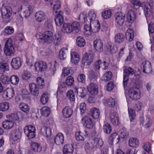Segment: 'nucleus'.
<instances>
[{
    "mask_svg": "<svg viewBox=\"0 0 154 154\" xmlns=\"http://www.w3.org/2000/svg\"><path fill=\"white\" fill-rule=\"evenodd\" d=\"M79 19H83L84 22L90 23L92 32H97L100 29V24L99 21L96 19V14L95 11L90 10L88 15L82 13L79 15Z\"/></svg>",
    "mask_w": 154,
    "mask_h": 154,
    "instance_id": "obj_1",
    "label": "nucleus"
},
{
    "mask_svg": "<svg viewBox=\"0 0 154 154\" xmlns=\"http://www.w3.org/2000/svg\"><path fill=\"white\" fill-rule=\"evenodd\" d=\"M80 28V23L77 22H74L72 23H64L62 30L64 33H70L73 31L78 32Z\"/></svg>",
    "mask_w": 154,
    "mask_h": 154,
    "instance_id": "obj_2",
    "label": "nucleus"
},
{
    "mask_svg": "<svg viewBox=\"0 0 154 154\" xmlns=\"http://www.w3.org/2000/svg\"><path fill=\"white\" fill-rule=\"evenodd\" d=\"M38 41L40 42H45L46 43H51L54 39V36L52 32L50 31H45L42 35L41 33L36 35Z\"/></svg>",
    "mask_w": 154,
    "mask_h": 154,
    "instance_id": "obj_3",
    "label": "nucleus"
},
{
    "mask_svg": "<svg viewBox=\"0 0 154 154\" xmlns=\"http://www.w3.org/2000/svg\"><path fill=\"white\" fill-rule=\"evenodd\" d=\"M12 10L9 6H6L3 8L1 10L2 15L3 21L5 23L9 22L11 20Z\"/></svg>",
    "mask_w": 154,
    "mask_h": 154,
    "instance_id": "obj_4",
    "label": "nucleus"
},
{
    "mask_svg": "<svg viewBox=\"0 0 154 154\" xmlns=\"http://www.w3.org/2000/svg\"><path fill=\"white\" fill-rule=\"evenodd\" d=\"M123 84L124 87L127 86L129 79V76L132 75L134 73L133 69L130 67H125L123 69Z\"/></svg>",
    "mask_w": 154,
    "mask_h": 154,
    "instance_id": "obj_5",
    "label": "nucleus"
},
{
    "mask_svg": "<svg viewBox=\"0 0 154 154\" xmlns=\"http://www.w3.org/2000/svg\"><path fill=\"white\" fill-rule=\"evenodd\" d=\"M14 49L12 44V41L11 38H9L7 41L5 46L4 52L8 56H10L13 54Z\"/></svg>",
    "mask_w": 154,
    "mask_h": 154,
    "instance_id": "obj_6",
    "label": "nucleus"
},
{
    "mask_svg": "<svg viewBox=\"0 0 154 154\" xmlns=\"http://www.w3.org/2000/svg\"><path fill=\"white\" fill-rule=\"evenodd\" d=\"M24 131V133L29 139L33 138L35 136V127L32 125L26 126Z\"/></svg>",
    "mask_w": 154,
    "mask_h": 154,
    "instance_id": "obj_7",
    "label": "nucleus"
},
{
    "mask_svg": "<svg viewBox=\"0 0 154 154\" xmlns=\"http://www.w3.org/2000/svg\"><path fill=\"white\" fill-rule=\"evenodd\" d=\"M141 69L143 72L145 73L149 74L151 73L152 71L151 63L148 61L143 62L141 65Z\"/></svg>",
    "mask_w": 154,
    "mask_h": 154,
    "instance_id": "obj_8",
    "label": "nucleus"
},
{
    "mask_svg": "<svg viewBox=\"0 0 154 154\" xmlns=\"http://www.w3.org/2000/svg\"><path fill=\"white\" fill-rule=\"evenodd\" d=\"M87 89L89 92L92 95H95L98 94V86L94 82H91L90 84L88 86Z\"/></svg>",
    "mask_w": 154,
    "mask_h": 154,
    "instance_id": "obj_9",
    "label": "nucleus"
},
{
    "mask_svg": "<svg viewBox=\"0 0 154 154\" xmlns=\"http://www.w3.org/2000/svg\"><path fill=\"white\" fill-rule=\"evenodd\" d=\"M82 122L86 127L88 128H92L94 126L92 119L89 116H84L82 119Z\"/></svg>",
    "mask_w": 154,
    "mask_h": 154,
    "instance_id": "obj_10",
    "label": "nucleus"
},
{
    "mask_svg": "<svg viewBox=\"0 0 154 154\" xmlns=\"http://www.w3.org/2000/svg\"><path fill=\"white\" fill-rule=\"evenodd\" d=\"M148 3L145 2V6H147L148 8H146V17H150L152 14V9L154 8V0H147Z\"/></svg>",
    "mask_w": 154,
    "mask_h": 154,
    "instance_id": "obj_11",
    "label": "nucleus"
},
{
    "mask_svg": "<svg viewBox=\"0 0 154 154\" xmlns=\"http://www.w3.org/2000/svg\"><path fill=\"white\" fill-rule=\"evenodd\" d=\"M116 22L118 26H122L124 22L125 15L121 12H118L116 15Z\"/></svg>",
    "mask_w": 154,
    "mask_h": 154,
    "instance_id": "obj_12",
    "label": "nucleus"
},
{
    "mask_svg": "<svg viewBox=\"0 0 154 154\" xmlns=\"http://www.w3.org/2000/svg\"><path fill=\"white\" fill-rule=\"evenodd\" d=\"M93 59V55L90 53H86L82 58V63L85 65L88 66L92 62Z\"/></svg>",
    "mask_w": 154,
    "mask_h": 154,
    "instance_id": "obj_13",
    "label": "nucleus"
},
{
    "mask_svg": "<svg viewBox=\"0 0 154 154\" xmlns=\"http://www.w3.org/2000/svg\"><path fill=\"white\" fill-rule=\"evenodd\" d=\"M35 70L37 71H43L45 70L47 66L46 63L43 61H39L35 63Z\"/></svg>",
    "mask_w": 154,
    "mask_h": 154,
    "instance_id": "obj_14",
    "label": "nucleus"
},
{
    "mask_svg": "<svg viewBox=\"0 0 154 154\" xmlns=\"http://www.w3.org/2000/svg\"><path fill=\"white\" fill-rule=\"evenodd\" d=\"M46 15L42 11H38L35 14V20L39 23L43 21L46 18Z\"/></svg>",
    "mask_w": 154,
    "mask_h": 154,
    "instance_id": "obj_15",
    "label": "nucleus"
},
{
    "mask_svg": "<svg viewBox=\"0 0 154 154\" xmlns=\"http://www.w3.org/2000/svg\"><path fill=\"white\" fill-rule=\"evenodd\" d=\"M62 112L63 117L68 118L72 116L73 113V110L69 106H66L63 109Z\"/></svg>",
    "mask_w": 154,
    "mask_h": 154,
    "instance_id": "obj_16",
    "label": "nucleus"
},
{
    "mask_svg": "<svg viewBox=\"0 0 154 154\" xmlns=\"http://www.w3.org/2000/svg\"><path fill=\"white\" fill-rule=\"evenodd\" d=\"M63 11H59L58 13L56 15L54 20L57 26H60L63 22Z\"/></svg>",
    "mask_w": 154,
    "mask_h": 154,
    "instance_id": "obj_17",
    "label": "nucleus"
},
{
    "mask_svg": "<svg viewBox=\"0 0 154 154\" xmlns=\"http://www.w3.org/2000/svg\"><path fill=\"white\" fill-rule=\"evenodd\" d=\"M110 119L111 123L114 125L116 126L119 124V118L118 114L116 112H113L111 113Z\"/></svg>",
    "mask_w": 154,
    "mask_h": 154,
    "instance_id": "obj_18",
    "label": "nucleus"
},
{
    "mask_svg": "<svg viewBox=\"0 0 154 154\" xmlns=\"http://www.w3.org/2000/svg\"><path fill=\"white\" fill-rule=\"evenodd\" d=\"M129 97L133 100H137L140 98V96L139 91L134 90L133 88L130 89L129 91Z\"/></svg>",
    "mask_w": 154,
    "mask_h": 154,
    "instance_id": "obj_19",
    "label": "nucleus"
},
{
    "mask_svg": "<svg viewBox=\"0 0 154 154\" xmlns=\"http://www.w3.org/2000/svg\"><path fill=\"white\" fill-rule=\"evenodd\" d=\"M14 94L13 89L12 88H8L4 91L3 96L4 97H8V99H11L13 97Z\"/></svg>",
    "mask_w": 154,
    "mask_h": 154,
    "instance_id": "obj_20",
    "label": "nucleus"
},
{
    "mask_svg": "<svg viewBox=\"0 0 154 154\" xmlns=\"http://www.w3.org/2000/svg\"><path fill=\"white\" fill-rule=\"evenodd\" d=\"M94 46L96 50L100 52L103 51V43L100 40H95L94 42Z\"/></svg>",
    "mask_w": 154,
    "mask_h": 154,
    "instance_id": "obj_21",
    "label": "nucleus"
},
{
    "mask_svg": "<svg viewBox=\"0 0 154 154\" xmlns=\"http://www.w3.org/2000/svg\"><path fill=\"white\" fill-rule=\"evenodd\" d=\"M136 14L134 11L129 10L126 15L127 21L130 23H132L135 19Z\"/></svg>",
    "mask_w": 154,
    "mask_h": 154,
    "instance_id": "obj_22",
    "label": "nucleus"
},
{
    "mask_svg": "<svg viewBox=\"0 0 154 154\" xmlns=\"http://www.w3.org/2000/svg\"><path fill=\"white\" fill-rule=\"evenodd\" d=\"M73 150V147L72 144H66L63 147V154H72Z\"/></svg>",
    "mask_w": 154,
    "mask_h": 154,
    "instance_id": "obj_23",
    "label": "nucleus"
},
{
    "mask_svg": "<svg viewBox=\"0 0 154 154\" xmlns=\"http://www.w3.org/2000/svg\"><path fill=\"white\" fill-rule=\"evenodd\" d=\"M29 88L31 94L35 96H38L39 93L38 89L35 84L31 83L29 85Z\"/></svg>",
    "mask_w": 154,
    "mask_h": 154,
    "instance_id": "obj_24",
    "label": "nucleus"
},
{
    "mask_svg": "<svg viewBox=\"0 0 154 154\" xmlns=\"http://www.w3.org/2000/svg\"><path fill=\"white\" fill-rule=\"evenodd\" d=\"M73 91L75 92H77L78 95L80 97H84L87 94V90L84 88H77L75 87Z\"/></svg>",
    "mask_w": 154,
    "mask_h": 154,
    "instance_id": "obj_25",
    "label": "nucleus"
},
{
    "mask_svg": "<svg viewBox=\"0 0 154 154\" xmlns=\"http://www.w3.org/2000/svg\"><path fill=\"white\" fill-rule=\"evenodd\" d=\"M131 3L134 5L138 6H139L141 7L143 9L144 12L145 16H146V8H148L147 6H146L145 5V2H143L141 3L139 1L137 0H132L131 2Z\"/></svg>",
    "mask_w": 154,
    "mask_h": 154,
    "instance_id": "obj_26",
    "label": "nucleus"
},
{
    "mask_svg": "<svg viewBox=\"0 0 154 154\" xmlns=\"http://www.w3.org/2000/svg\"><path fill=\"white\" fill-rule=\"evenodd\" d=\"M90 114L94 119H96L99 118L100 112L98 109L96 108H93L91 110Z\"/></svg>",
    "mask_w": 154,
    "mask_h": 154,
    "instance_id": "obj_27",
    "label": "nucleus"
},
{
    "mask_svg": "<svg viewBox=\"0 0 154 154\" xmlns=\"http://www.w3.org/2000/svg\"><path fill=\"white\" fill-rule=\"evenodd\" d=\"M54 5L53 9V13L54 15H56L60 11H58L60 7V2L59 0H54Z\"/></svg>",
    "mask_w": 154,
    "mask_h": 154,
    "instance_id": "obj_28",
    "label": "nucleus"
},
{
    "mask_svg": "<svg viewBox=\"0 0 154 154\" xmlns=\"http://www.w3.org/2000/svg\"><path fill=\"white\" fill-rule=\"evenodd\" d=\"M125 39L124 35L122 33H119L115 35L114 41L116 43L120 44L124 41Z\"/></svg>",
    "mask_w": 154,
    "mask_h": 154,
    "instance_id": "obj_29",
    "label": "nucleus"
},
{
    "mask_svg": "<svg viewBox=\"0 0 154 154\" xmlns=\"http://www.w3.org/2000/svg\"><path fill=\"white\" fill-rule=\"evenodd\" d=\"M54 138L55 140L56 144L58 145H60L63 143L64 136L61 133L58 134Z\"/></svg>",
    "mask_w": 154,
    "mask_h": 154,
    "instance_id": "obj_30",
    "label": "nucleus"
},
{
    "mask_svg": "<svg viewBox=\"0 0 154 154\" xmlns=\"http://www.w3.org/2000/svg\"><path fill=\"white\" fill-rule=\"evenodd\" d=\"M2 125L4 129L8 130L11 128L14 125V123L11 120H6L2 123Z\"/></svg>",
    "mask_w": 154,
    "mask_h": 154,
    "instance_id": "obj_31",
    "label": "nucleus"
},
{
    "mask_svg": "<svg viewBox=\"0 0 154 154\" xmlns=\"http://www.w3.org/2000/svg\"><path fill=\"white\" fill-rule=\"evenodd\" d=\"M129 145L132 147H137L139 145V141L136 138H131L129 140Z\"/></svg>",
    "mask_w": 154,
    "mask_h": 154,
    "instance_id": "obj_32",
    "label": "nucleus"
},
{
    "mask_svg": "<svg viewBox=\"0 0 154 154\" xmlns=\"http://www.w3.org/2000/svg\"><path fill=\"white\" fill-rule=\"evenodd\" d=\"M126 38L129 42H131L133 40L134 36V30L131 29H128L126 32Z\"/></svg>",
    "mask_w": 154,
    "mask_h": 154,
    "instance_id": "obj_33",
    "label": "nucleus"
},
{
    "mask_svg": "<svg viewBox=\"0 0 154 154\" xmlns=\"http://www.w3.org/2000/svg\"><path fill=\"white\" fill-rule=\"evenodd\" d=\"M33 7L29 5L26 6V10L24 11V16L25 17H29L30 14L33 12Z\"/></svg>",
    "mask_w": 154,
    "mask_h": 154,
    "instance_id": "obj_34",
    "label": "nucleus"
},
{
    "mask_svg": "<svg viewBox=\"0 0 154 154\" xmlns=\"http://www.w3.org/2000/svg\"><path fill=\"white\" fill-rule=\"evenodd\" d=\"M68 49L66 48H63L60 51L59 57L61 60H64L66 57Z\"/></svg>",
    "mask_w": 154,
    "mask_h": 154,
    "instance_id": "obj_35",
    "label": "nucleus"
},
{
    "mask_svg": "<svg viewBox=\"0 0 154 154\" xmlns=\"http://www.w3.org/2000/svg\"><path fill=\"white\" fill-rule=\"evenodd\" d=\"M41 132L43 134L47 137H49L51 135V132L50 128L44 126L41 129Z\"/></svg>",
    "mask_w": 154,
    "mask_h": 154,
    "instance_id": "obj_36",
    "label": "nucleus"
},
{
    "mask_svg": "<svg viewBox=\"0 0 154 154\" xmlns=\"http://www.w3.org/2000/svg\"><path fill=\"white\" fill-rule=\"evenodd\" d=\"M19 57H16L13 58L11 62V65L13 68L15 69H17L19 67Z\"/></svg>",
    "mask_w": 154,
    "mask_h": 154,
    "instance_id": "obj_37",
    "label": "nucleus"
},
{
    "mask_svg": "<svg viewBox=\"0 0 154 154\" xmlns=\"http://www.w3.org/2000/svg\"><path fill=\"white\" fill-rule=\"evenodd\" d=\"M94 144L93 145V146L94 147L99 148L103 144V141L99 137L94 138Z\"/></svg>",
    "mask_w": 154,
    "mask_h": 154,
    "instance_id": "obj_38",
    "label": "nucleus"
},
{
    "mask_svg": "<svg viewBox=\"0 0 154 154\" xmlns=\"http://www.w3.org/2000/svg\"><path fill=\"white\" fill-rule=\"evenodd\" d=\"M71 61L72 63H76L79 62V55L77 53L75 52L71 53Z\"/></svg>",
    "mask_w": 154,
    "mask_h": 154,
    "instance_id": "obj_39",
    "label": "nucleus"
},
{
    "mask_svg": "<svg viewBox=\"0 0 154 154\" xmlns=\"http://www.w3.org/2000/svg\"><path fill=\"white\" fill-rule=\"evenodd\" d=\"M112 74L111 71H108L105 73L102 78L103 81L107 82L109 81L112 77Z\"/></svg>",
    "mask_w": 154,
    "mask_h": 154,
    "instance_id": "obj_40",
    "label": "nucleus"
},
{
    "mask_svg": "<svg viewBox=\"0 0 154 154\" xmlns=\"http://www.w3.org/2000/svg\"><path fill=\"white\" fill-rule=\"evenodd\" d=\"M42 115L45 116H48L51 112L50 109L48 107L45 106L42 108L41 109Z\"/></svg>",
    "mask_w": 154,
    "mask_h": 154,
    "instance_id": "obj_41",
    "label": "nucleus"
},
{
    "mask_svg": "<svg viewBox=\"0 0 154 154\" xmlns=\"http://www.w3.org/2000/svg\"><path fill=\"white\" fill-rule=\"evenodd\" d=\"M103 102L106 106L110 107H113L115 105V101L112 98H110L103 100Z\"/></svg>",
    "mask_w": 154,
    "mask_h": 154,
    "instance_id": "obj_42",
    "label": "nucleus"
},
{
    "mask_svg": "<svg viewBox=\"0 0 154 154\" xmlns=\"http://www.w3.org/2000/svg\"><path fill=\"white\" fill-rule=\"evenodd\" d=\"M31 149L35 152H40L42 148L39 144L37 143L33 142L31 145Z\"/></svg>",
    "mask_w": 154,
    "mask_h": 154,
    "instance_id": "obj_43",
    "label": "nucleus"
},
{
    "mask_svg": "<svg viewBox=\"0 0 154 154\" xmlns=\"http://www.w3.org/2000/svg\"><path fill=\"white\" fill-rule=\"evenodd\" d=\"M19 113L18 112H15L14 114H10L6 116L7 118L10 119H12L14 121H18L19 120Z\"/></svg>",
    "mask_w": 154,
    "mask_h": 154,
    "instance_id": "obj_44",
    "label": "nucleus"
},
{
    "mask_svg": "<svg viewBox=\"0 0 154 154\" xmlns=\"http://www.w3.org/2000/svg\"><path fill=\"white\" fill-rule=\"evenodd\" d=\"M76 43L78 46L80 47H83L85 44V39L82 37H78L76 38Z\"/></svg>",
    "mask_w": 154,
    "mask_h": 154,
    "instance_id": "obj_45",
    "label": "nucleus"
},
{
    "mask_svg": "<svg viewBox=\"0 0 154 154\" xmlns=\"http://www.w3.org/2000/svg\"><path fill=\"white\" fill-rule=\"evenodd\" d=\"M48 96L47 92L44 93L41 97L40 101L43 104H46L48 102Z\"/></svg>",
    "mask_w": 154,
    "mask_h": 154,
    "instance_id": "obj_46",
    "label": "nucleus"
},
{
    "mask_svg": "<svg viewBox=\"0 0 154 154\" xmlns=\"http://www.w3.org/2000/svg\"><path fill=\"white\" fill-rule=\"evenodd\" d=\"M20 109L23 112L27 113L29 112V108L27 104L21 103L20 104Z\"/></svg>",
    "mask_w": 154,
    "mask_h": 154,
    "instance_id": "obj_47",
    "label": "nucleus"
},
{
    "mask_svg": "<svg viewBox=\"0 0 154 154\" xmlns=\"http://www.w3.org/2000/svg\"><path fill=\"white\" fill-rule=\"evenodd\" d=\"M19 81L18 77L15 75H12L9 79V81L14 85H16L18 84Z\"/></svg>",
    "mask_w": 154,
    "mask_h": 154,
    "instance_id": "obj_48",
    "label": "nucleus"
},
{
    "mask_svg": "<svg viewBox=\"0 0 154 154\" xmlns=\"http://www.w3.org/2000/svg\"><path fill=\"white\" fill-rule=\"evenodd\" d=\"M9 109V104L8 102H5L0 103V111H5Z\"/></svg>",
    "mask_w": 154,
    "mask_h": 154,
    "instance_id": "obj_49",
    "label": "nucleus"
},
{
    "mask_svg": "<svg viewBox=\"0 0 154 154\" xmlns=\"http://www.w3.org/2000/svg\"><path fill=\"white\" fill-rule=\"evenodd\" d=\"M103 130L106 134H109L112 131V128L110 125L108 123H106L103 126Z\"/></svg>",
    "mask_w": 154,
    "mask_h": 154,
    "instance_id": "obj_50",
    "label": "nucleus"
},
{
    "mask_svg": "<svg viewBox=\"0 0 154 154\" xmlns=\"http://www.w3.org/2000/svg\"><path fill=\"white\" fill-rule=\"evenodd\" d=\"M66 96L71 101H75V96L73 91L72 90L68 91L66 93Z\"/></svg>",
    "mask_w": 154,
    "mask_h": 154,
    "instance_id": "obj_51",
    "label": "nucleus"
},
{
    "mask_svg": "<svg viewBox=\"0 0 154 154\" xmlns=\"http://www.w3.org/2000/svg\"><path fill=\"white\" fill-rule=\"evenodd\" d=\"M9 65L7 63H0V70L4 72L9 70Z\"/></svg>",
    "mask_w": 154,
    "mask_h": 154,
    "instance_id": "obj_52",
    "label": "nucleus"
},
{
    "mask_svg": "<svg viewBox=\"0 0 154 154\" xmlns=\"http://www.w3.org/2000/svg\"><path fill=\"white\" fill-rule=\"evenodd\" d=\"M31 73L28 71L24 70L22 75V78L23 80H28L30 78Z\"/></svg>",
    "mask_w": 154,
    "mask_h": 154,
    "instance_id": "obj_53",
    "label": "nucleus"
},
{
    "mask_svg": "<svg viewBox=\"0 0 154 154\" xmlns=\"http://www.w3.org/2000/svg\"><path fill=\"white\" fill-rule=\"evenodd\" d=\"M4 31L6 35H9L13 34L14 30L12 27L8 26L4 29Z\"/></svg>",
    "mask_w": 154,
    "mask_h": 154,
    "instance_id": "obj_54",
    "label": "nucleus"
},
{
    "mask_svg": "<svg viewBox=\"0 0 154 154\" xmlns=\"http://www.w3.org/2000/svg\"><path fill=\"white\" fill-rule=\"evenodd\" d=\"M111 11L110 10H107L103 11L102 14V16L104 19L109 18L111 15Z\"/></svg>",
    "mask_w": 154,
    "mask_h": 154,
    "instance_id": "obj_55",
    "label": "nucleus"
},
{
    "mask_svg": "<svg viewBox=\"0 0 154 154\" xmlns=\"http://www.w3.org/2000/svg\"><path fill=\"white\" fill-rule=\"evenodd\" d=\"M102 64V62L101 60H98L96 61L94 63V69L95 70L97 71L98 72L99 71L100 69V67L101 65Z\"/></svg>",
    "mask_w": 154,
    "mask_h": 154,
    "instance_id": "obj_56",
    "label": "nucleus"
},
{
    "mask_svg": "<svg viewBox=\"0 0 154 154\" xmlns=\"http://www.w3.org/2000/svg\"><path fill=\"white\" fill-rule=\"evenodd\" d=\"M36 83L39 86V88H43L44 85V79L41 77H38L37 78Z\"/></svg>",
    "mask_w": 154,
    "mask_h": 154,
    "instance_id": "obj_57",
    "label": "nucleus"
},
{
    "mask_svg": "<svg viewBox=\"0 0 154 154\" xmlns=\"http://www.w3.org/2000/svg\"><path fill=\"white\" fill-rule=\"evenodd\" d=\"M74 82V79L72 76L68 77L66 80V84L67 85L71 86L72 85Z\"/></svg>",
    "mask_w": 154,
    "mask_h": 154,
    "instance_id": "obj_58",
    "label": "nucleus"
},
{
    "mask_svg": "<svg viewBox=\"0 0 154 154\" xmlns=\"http://www.w3.org/2000/svg\"><path fill=\"white\" fill-rule=\"evenodd\" d=\"M79 109L81 115H83L86 112V106L85 103H82L80 104Z\"/></svg>",
    "mask_w": 154,
    "mask_h": 154,
    "instance_id": "obj_59",
    "label": "nucleus"
},
{
    "mask_svg": "<svg viewBox=\"0 0 154 154\" xmlns=\"http://www.w3.org/2000/svg\"><path fill=\"white\" fill-rule=\"evenodd\" d=\"M129 117L131 121H133L135 118V111L132 109H128Z\"/></svg>",
    "mask_w": 154,
    "mask_h": 154,
    "instance_id": "obj_60",
    "label": "nucleus"
},
{
    "mask_svg": "<svg viewBox=\"0 0 154 154\" xmlns=\"http://www.w3.org/2000/svg\"><path fill=\"white\" fill-rule=\"evenodd\" d=\"M0 80L4 84H8L9 81V79L5 75H2L0 77Z\"/></svg>",
    "mask_w": 154,
    "mask_h": 154,
    "instance_id": "obj_61",
    "label": "nucleus"
},
{
    "mask_svg": "<svg viewBox=\"0 0 154 154\" xmlns=\"http://www.w3.org/2000/svg\"><path fill=\"white\" fill-rule=\"evenodd\" d=\"M110 136L112 138V139L114 140V142L116 143H117L119 142L120 138L117 133H113L111 134Z\"/></svg>",
    "mask_w": 154,
    "mask_h": 154,
    "instance_id": "obj_62",
    "label": "nucleus"
},
{
    "mask_svg": "<svg viewBox=\"0 0 154 154\" xmlns=\"http://www.w3.org/2000/svg\"><path fill=\"white\" fill-rule=\"evenodd\" d=\"M89 78L91 79V82L96 81L97 80V75L95 74V72L93 71L90 72Z\"/></svg>",
    "mask_w": 154,
    "mask_h": 154,
    "instance_id": "obj_63",
    "label": "nucleus"
},
{
    "mask_svg": "<svg viewBox=\"0 0 154 154\" xmlns=\"http://www.w3.org/2000/svg\"><path fill=\"white\" fill-rule=\"evenodd\" d=\"M60 40L61 38L59 34L54 35L53 40L55 45H58L60 43Z\"/></svg>",
    "mask_w": 154,
    "mask_h": 154,
    "instance_id": "obj_64",
    "label": "nucleus"
}]
</instances>
